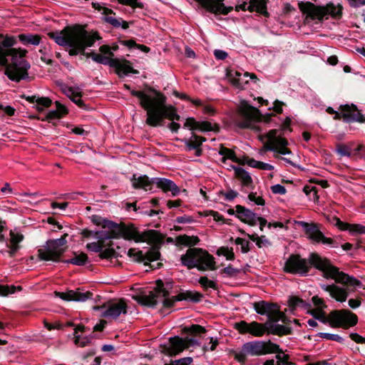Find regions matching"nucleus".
<instances>
[{"label": "nucleus", "instance_id": "obj_45", "mask_svg": "<svg viewBox=\"0 0 365 365\" xmlns=\"http://www.w3.org/2000/svg\"><path fill=\"white\" fill-rule=\"evenodd\" d=\"M198 283L205 291H207L208 288H212L215 290L218 289L217 284L215 282L209 279L206 276L200 277L198 279Z\"/></svg>", "mask_w": 365, "mask_h": 365}, {"label": "nucleus", "instance_id": "obj_63", "mask_svg": "<svg viewBox=\"0 0 365 365\" xmlns=\"http://www.w3.org/2000/svg\"><path fill=\"white\" fill-rule=\"evenodd\" d=\"M36 103L43 108H49L52 104V101L48 97H38Z\"/></svg>", "mask_w": 365, "mask_h": 365}, {"label": "nucleus", "instance_id": "obj_15", "mask_svg": "<svg viewBox=\"0 0 365 365\" xmlns=\"http://www.w3.org/2000/svg\"><path fill=\"white\" fill-rule=\"evenodd\" d=\"M243 350L248 352V354L251 356H261L282 351L279 346L270 340L267 341H254L247 342L243 345Z\"/></svg>", "mask_w": 365, "mask_h": 365}, {"label": "nucleus", "instance_id": "obj_41", "mask_svg": "<svg viewBox=\"0 0 365 365\" xmlns=\"http://www.w3.org/2000/svg\"><path fill=\"white\" fill-rule=\"evenodd\" d=\"M218 153L222 156H225V158L231 160L232 162L238 161V158L236 153L232 149L225 147L222 144H220Z\"/></svg>", "mask_w": 365, "mask_h": 365}, {"label": "nucleus", "instance_id": "obj_23", "mask_svg": "<svg viewBox=\"0 0 365 365\" xmlns=\"http://www.w3.org/2000/svg\"><path fill=\"white\" fill-rule=\"evenodd\" d=\"M184 128L190 130H198L202 133L214 131L219 133L220 131V125L217 123L212 124L209 121H197L194 118H187L184 124Z\"/></svg>", "mask_w": 365, "mask_h": 365}, {"label": "nucleus", "instance_id": "obj_27", "mask_svg": "<svg viewBox=\"0 0 365 365\" xmlns=\"http://www.w3.org/2000/svg\"><path fill=\"white\" fill-rule=\"evenodd\" d=\"M153 185H156L157 187L162 190L164 192H171L172 196L175 197L179 195L180 192V187L175 183L174 181L164 178H153Z\"/></svg>", "mask_w": 365, "mask_h": 365}, {"label": "nucleus", "instance_id": "obj_31", "mask_svg": "<svg viewBox=\"0 0 365 365\" xmlns=\"http://www.w3.org/2000/svg\"><path fill=\"white\" fill-rule=\"evenodd\" d=\"M292 334V327L287 325L277 324L269 326V328L267 329V334H273L278 336H282Z\"/></svg>", "mask_w": 365, "mask_h": 365}, {"label": "nucleus", "instance_id": "obj_16", "mask_svg": "<svg viewBox=\"0 0 365 365\" xmlns=\"http://www.w3.org/2000/svg\"><path fill=\"white\" fill-rule=\"evenodd\" d=\"M93 309H105L101 314L102 317H111L116 319L120 314H127L128 305L124 299H120L118 302H108L101 306H95Z\"/></svg>", "mask_w": 365, "mask_h": 365}, {"label": "nucleus", "instance_id": "obj_4", "mask_svg": "<svg viewBox=\"0 0 365 365\" xmlns=\"http://www.w3.org/2000/svg\"><path fill=\"white\" fill-rule=\"evenodd\" d=\"M106 229H107L106 231L94 232V237L96 239H103L106 241L110 239L123 238L128 241L133 240L135 242H143L146 240L150 241L157 240L155 237L158 233L155 230H147L140 232L138 228L132 223H115V226L110 225L106 227Z\"/></svg>", "mask_w": 365, "mask_h": 365}, {"label": "nucleus", "instance_id": "obj_33", "mask_svg": "<svg viewBox=\"0 0 365 365\" xmlns=\"http://www.w3.org/2000/svg\"><path fill=\"white\" fill-rule=\"evenodd\" d=\"M186 146V150L190 151L195 150V155L200 157L202 155V149L201 148V143L198 140L193 138L192 136L189 138H184L182 140Z\"/></svg>", "mask_w": 365, "mask_h": 365}, {"label": "nucleus", "instance_id": "obj_22", "mask_svg": "<svg viewBox=\"0 0 365 365\" xmlns=\"http://www.w3.org/2000/svg\"><path fill=\"white\" fill-rule=\"evenodd\" d=\"M92 6L98 11H101L102 14L105 15L103 18L104 21L110 24L114 28L122 27L123 29L129 28V22L123 20L121 18L116 19L110 16L111 14L115 15L112 9L103 6L97 2H92Z\"/></svg>", "mask_w": 365, "mask_h": 365}, {"label": "nucleus", "instance_id": "obj_62", "mask_svg": "<svg viewBox=\"0 0 365 365\" xmlns=\"http://www.w3.org/2000/svg\"><path fill=\"white\" fill-rule=\"evenodd\" d=\"M337 153L341 155V156H350L351 152L350 149L348 146L343 145V144H339L336 148Z\"/></svg>", "mask_w": 365, "mask_h": 365}, {"label": "nucleus", "instance_id": "obj_57", "mask_svg": "<svg viewBox=\"0 0 365 365\" xmlns=\"http://www.w3.org/2000/svg\"><path fill=\"white\" fill-rule=\"evenodd\" d=\"M205 216L211 215L213 217V219L216 222H221L223 224L225 218L220 215L218 212L214 210H208L205 212Z\"/></svg>", "mask_w": 365, "mask_h": 365}, {"label": "nucleus", "instance_id": "obj_9", "mask_svg": "<svg viewBox=\"0 0 365 365\" xmlns=\"http://www.w3.org/2000/svg\"><path fill=\"white\" fill-rule=\"evenodd\" d=\"M298 6L300 11L312 20L322 21L327 15L335 19H340L342 16L343 6L341 4L336 6L332 2L326 6H317L310 1H300Z\"/></svg>", "mask_w": 365, "mask_h": 365}, {"label": "nucleus", "instance_id": "obj_48", "mask_svg": "<svg viewBox=\"0 0 365 365\" xmlns=\"http://www.w3.org/2000/svg\"><path fill=\"white\" fill-rule=\"evenodd\" d=\"M317 336L322 339L334 341L341 344L344 342V339L338 334L319 332L317 334Z\"/></svg>", "mask_w": 365, "mask_h": 365}, {"label": "nucleus", "instance_id": "obj_36", "mask_svg": "<svg viewBox=\"0 0 365 365\" xmlns=\"http://www.w3.org/2000/svg\"><path fill=\"white\" fill-rule=\"evenodd\" d=\"M88 257L87 255L84 252H81L80 254H77L74 252V257L70 259L61 260V262L67 263V264H73L78 266H83L88 262Z\"/></svg>", "mask_w": 365, "mask_h": 365}, {"label": "nucleus", "instance_id": "obj_8", "mask_svg": "<svg viewBox=\"0 0 365 365\" xmlns=\"http://www.w3.org/2000/svg\"><path fill=\"white\" fill-rule=\"evenodd\" d=\"M316 320L323 324H329L332 328L347 329L358 323V317L349 309H342L331 311L327 316L324 309H320Z\"/></svg>", "mask_w": 365, "mask_h": 365}, {"label": "nucleus", "instance_id": "obj_60", "mask_svg": "<svg viewBox=\"0 0 365 365\" xmlns=\"http://www.w3.org/2000/svg\"><path fill=\"white\" fill-rule=\"evenodd\" d=\"M334 220L336 221L335 225L341 230H351V224L342 222L339 217H334Z\"/></svg>", "mask_w": 365, "mask_h": 365}, {"label": "nucleus", "instance_id": "obj_58", "mask_svg": "<svg viewBox=\"0 0 365 365\" xmlns=\"http://www.w3.org/2000/svg\"><path fill=\"white\" fill-rule=\"evenodd\" d=\"M121 4L128 5L133 8H143V3L138 2V0H118Z\"/></svg>", "mask_w": 365, "mask_h": 365}, {"label": "nucleus", "instance_id": "obj_26", "mask_svg": "<svg viewBox=\"0 0 365 365\" xmlns=\"http://www.w3.org/2000/svg\"><path fill=\"white\" fill-rule=\"evenodd\" d=\"M321 288L328 292L331 298L339 302H346L349 296V292L345 288L341 287L336 284H322Z\"/></svg>", "mask_w": 365, "mask_h": 365}, {"label": "nucleus", "instance_id": "obj_6", "mask_svg": "<svg viewBox=\"0 0 365 365\" xmlns=\"http://www.w3.org/2000/svg\"><path fill=\"white\" fill-rule=\"evenodd\" d=\"M205 328L200 324H192L189 327H185L182 329V334L190 335L192 337L186 336L185 338L175 336L169 339L170 346H162V352L169 356L173 357L185 349L191 346H199L200 343L196 339L197 336H201L202 334L206 333Z\"/></svg>", "mask_w": 365, "mask_h": 365}, {"label": "nucleus", "instance_id": "obj_39", "mask_svg": "<svg viewBox=\"0 0 365 365\" xmlns=\"http://www.w3.org/2000/svg\"><path fill=\"white\" fill-rule=\"evenodd\" d=\"M278 312H279V306L277 304L272 309V312L267 315V321L264 323L267 329L269 328V326L277 324V322H279V314L277 313Z\"/></svg>", "mask_w": 365, "mask_h": 365}, {"label": "nucleus", "instance_id": "obj_42", "mask_svg": "<svg viewBox=\"0 0 365 365\" xmlns=\"http://www.w3.org/2000/svg\"><path fill=\"white\" fill-rule=\"evenodd\" d=\"M101 259H110L112 258H118L121 257L112 247L103 249L99 254Z\"/></svg>", "mask_w": 365, "mask_h": 365}, {"label": "nucleus", "instance_id": "obj_24", "mask_svg": "<svg viewBox=\"0 0 365 365\" xmlns=\"http://www.w3.org/2000/svg\"><path fill=\"white\" fill-rule=\"evenodd\" d=\"M55 295L61 299L67 302L76 301V302H85L93 297V293L90 291L86 292H81L79 289L76 291L68 290L66 292H55Z\"/></svg>", "mask_w": 365, "mask_h": 365}, {"label": "nucleus", "instance_id": "obj_28", "mask_svg": "<svg viewBox=\"0 0 365 365\" xmlns=\"http://www.w3.org/2000/svg\"><path fill=\"white\" fill-rule=\"evenodd\" d=\"M130 181L135 189H143L145 190H150L152 189L153 178H149L146 175H139L133 174Z\"/></svg>", "mask_w": 365, "mask_h": 365}, {"label": "nucleus", "instance_id": "obj_59", "mask_svg": "<svg viewBox=\"0 0 365 365\" xmlns=\"http://www.w3.org/2000/svg\"><path fill=\"white\" fill-rule=\"evenodd\" d=\"M240 272V270L232 267L231 264H229L227 267H225L220 271L221 274H225L229 277H232L236 275Z\"/></svg>", "mask_w": 365, "mask_h": 365}, {"label": "nucleus", "instance_id": "obj_14", "mask_svg": "<svg viewBox=\"0 0 365 365\" xmlns=\"http://www.w3.org/2000/svg\"><path fill=\"white\" fill-rule=\"evenodd\" d=\"M307 238L313 244L322 245L329 247H338L340 243L336 239L327 237L321 231V225L315 222H300Z\"/></svg>", "mask_w": 365, "mask_h": 365}, {"label": "nucleus", "instance_id": "obj_64", "mask_svg": "<svg viewBox=\"0 0 365 365\" xmlns=\"http://www.w3.org/2000/svg\"><path fill=\"white\" fill-rule=\"evenodd\" d=\"M350 232L365 234V226L360 224H351Z\"/></svg>", "mask_w": 365, "mask_h": 365}, {"label": "nucleus", "instance_id": "obj_55", "mask_svg": "<svg viewBox=\"0 0 365 365\" xmlns=\"http://www.w3.org/2000/svg\"><path fill=\"white\" fill-rule=\"evenodd\" d=\"M99 51L101 53V56H103L106 58H114L113 51L110 50V47L109 45H102L99 48Z\"/></svg>", "mask_w": 365, "mask_h": 365}, {"label": "nucleus", "instance_id": "obj_5", "mask_svg": "<svg viewBox=\"0 0 365 365\" xmlns=\"http://www.w3.org/2000/svg\"><path fill=\"white\" fill-rule=\"evenodd\" d=\"M331 261L327 257H322L317 252L310 253L309 258H302L299 255L292 254L286 260L284 271L287 273L306 276L312 267L323 272V277L327 279V272L331 267Z\"/></svg>", "mask_w": 365, "mask_h": 365}, {"label": "nucleus", "instance_id": "obj_19", "mask_svg": "<svg viewBox=\"0 0 365 365\" xmlns=\"http://www.w3.org/2000/svg\"><path fill=\"white\" fill-rule=\"evenodd\" d=\"M156 287L154 291L149 292V294H139L133 296V299L140 305L154 308L158 304V293L165 287L163 281L158 279L155 281Z\"/></svg>", "mask_w": 365, "mask_h": 365}, {"label": "nucleus", "instance_id": "obj_3", "mask_svg": "<svg viewBox=\"0 0 365 365\" xmlns=\"http://www.w3.org/2000/svg\"><path fill=\"white\" fill-rule=\"evenodd\" d=\"M48 36L59 46H68V53L72 56L80 53L86 57L89 53L86 52V48L93 46L97 40L101 39L97 31H88L80 24L67 26L60 31L48 33Z\"/></svg>", "mask_w": 365, "mask_h": 365}, {"label": "nucleus", "instance_id": "obj_10", "mask_svg": "<svg viewBox=\"0 0 365 365\" xmlns=\"http://www.w3.org/2000/svg\"><path fill=\"white\" fill-rule=\"evenodd\" d=\"M68 236L65 233L58 239L48 240L46 245L38 250V257L41 261L61 262V257L66 251L67 240Z\"/></svg>", "mask_w": 365, "mask_h": 365}, {"label": "nucleus", "instance_id": "obj_37", "mask_svg": "<svg viewBox=\"0 0 365 365\" xmlns=\"http://www.w3.org/2000/svg\"><path fill=\"white\" fill-rule=\"evenodd\" d=\"M90 218L94 225L101 226L103 228H106V227H109L110 225H112L113 227L115 226L116 223L98 215H93Z\"/></svg>", "mask_w": 365, "mask_h": 365}, {"label": "nucleus", "instance_id": "obj_49", "mask_svg": "<svg viewBox=\"0 0 365 365\" xmlns=\"http://www.w3.org/2000/svg\"><path fill=\"white\" fill-rule=\"evenodd\" d=\"M265 138H267L268 141L272 142L276 145L278 144V140L280 138H283L281 135H278V130L277 129H272L270 130L265 135Z\"/></svg>", "mask_w": 365, "mask_h": 365}, {"label": "nucleus", "instance_id": "obj_44", "mask_svg": "<svg viewBox=\"0 0 365 365\" xmlns=\"http://www.w3.org/2000/svg\"><path fill=\"white\" fill-rule=\"evenodd\" d=\"M248 238L253 242H256V245L259 248L262 247L263 245H270L271 244L265 235L259 237L257 234L255 233L252 234V235H248Z\"/></svg>", "mask_w": 365, "mask_h": 365}, {"label": "nucleus", "instance_id": "obj_7", "mask_svg": "<svg viewBox=\"0 0 365 365\" xmlns=\"http://www.w3.org/2000/svg\"><path fill=\"white\" fill-rule=\"evenodd\" d=\"M180 261L188 269L197 268L200 272L216 270L215 257L202 248H189L181 255Z\"/></svg>", "mask_w": 365, "mask_h": 365}, {"label": "nucleus", "instance_id": "obj_1", "mask_svg": "<svg viewBox=\"0 0 365 365\" xmlns=\"http://www.w3.org/2000/svg\"><path fill=\"white\" fill-rule=\"evenodd\" d=\"M132 96L140 100V107L146 111L145 123L153 128L162 127L165 120L179 121L177 108L166 104L167 98L160 91L145 83L143 91H133Z\"/></svg>", "mask_w": 365, "mask_h": 365}, {"label": "nucleus", "instance_id": "obj_50", "mask_svg": "<svg viewBox=\"0 0 365 365\" xmlns=\"http://www.w3.org/2000/svg\"><path fill=\"white\" fill-rule=\"evenodd\" d=\"M242 76V73L238 71H235L232 68H227L226 69V76L230 81L231 84L232 85V80L234 79H238V78H241Z\"/></svg>", "mask_w": 365, "mask_h": 365}, {"label": "nucleus", "instance_id": "obj_46", "mask_svg": "<svg viewBox=\"0 0 365 365\" xmlns=\"http://www.w3.org/2000/svg\"><path fill=\"white\" fill-rule=\"evenodd\" d=\"M31 118L41 121H48L51 123L52 120L61 119L62 116L58 113V111L53 110H50L43 118H41L39 116H33Z\"/></svg>", "mask_w": 365, "mask_h": 365}, {"label": "nucleus", "instance_id": "obj_32", "mask_svg": "<svg viewBox=\"0 0 365 365\" xmlns=\"http://www.w3.org/2000/svg\"><path fill=\"white\" fill-rule=\"evenodd\" d=\"M277 304L265 301L255 302L253 306L255 312L261 315H268Z\"/></svg>", "mask_w": 365, "mask_h": 365}, {"label": "nucleus", "instance_id": "obj_20", "mask_svg": "<svg viewBox=\"0 0 365 365\" xmlns=\"http://www.w3.org/2000/svg\"><path fill=\"white\" fill-rule=\"evenodd\" d=\"M235 329L240 334H250L254 336L260 337L264 334H267V327L265 324L257 322L247 323L245 321H240L235 324Z\"/></svg>", "mask_w": 365, "mask_h": 365}, {"label": "nucleus", "instance_id": "obj_17", "mask_svg": "<svg viewBox=\"0 0 365 365\" xmlns=\"http://www.w3.org/2000/svg\"><path fill=\"white\" fill-rule=\"evenodd\" d=\"M327 273V279H334L336 283L364 289V285L360 280L339 271V269L332 264H331V267H329V272Z\"/></svg>", "mask_w": 365, "mask_h": 365}, {"label": "nucleus", "instance_id": "obj_53", "mask_svg": "<svg viewBox=\"0 0 365 365\" xmlns=\"http://www.w3.org/2000/svg\"><path fill=\"white\" fill-rule=\"evenodd\" d=\"M10 245H19L23 240L24 236L20 233H15L14 231H10Z\"/></svg>", "mask_w": 365, "mask_h": 365}, {"label": "nucleus", "instance_id": "obj_30", "mask_svg": "<svg viewBox=\"0 0 365 365\" xmlns=\"http://www.w3.org/2000/svg\"><path fill=\"white\" fill-rule=\"evenodd\" d=\"M232 168L235 170V178L242 182V185L250 187L252 185V179L247 171L240 167L232 165Z\"/></svg>", "mask_w": 365, "mask_h": 365}, {"label": "nucleus", "instance_id": "obj_52", "mask_svg": "<svg viewBox=\"0 0 365 365\" xmlns=\"http://www.w3.org/2000/svg\"><path fill=\"white\" fill-rule=\"evenodd\" d=\"M6 247H8L9 250H1V253L7 252L10 257H14L16 255L17 251L20 249L21 246L19 245H10L8 242L6 244Z\"/></svg>", "mask_w": 365, "mask_h": 365}, {"label": "nucleus", "instance_id": "obj_51", "mask_svg": "<svg viewBox=\"0 0 365 365\" xmlns=\"http://www.w3.org/2000/svg\"><path fill=\"white\" fill-rule=\"evenodd\" d=\"M178 297V294L175 296H173L171 297H168L164 299L163 301V307L166 309H170L173 307L175 304L176 302H180V299H176Z\"/></svg>", "mask_w": 365, "mask_h": 365}, {"label": "nucleus", "instance_id": "obj_40", "mask_svg": "<svg viewBox=\"0 0 365 365\" xmlns=\"http://www.w3.org/2000/svg\"><path fill=\"white\" fill-rule=\"evenodd\" d=\"M277 354L275 358L277 359L276 365H296V363L289 361L290 356L284 353L283 350L279 352H274Z\"/></svg>", "mask_w": 365, "mask_h": 365}, {"label": "nucleus", "instance_id": "obj_54", "mask_svg": "<svg viewBox=\"0 0 365 365\" xmlns=\"http://www.w3.org/2000/svg\"><path fill=\"white\" fill-rule=\"evenodd\" d=\"M312 302L313 304L320 309H324L327 307L324 300L322 298L319 297L317 295L312 297Z\"/></svg>", "mask_w": 365, "mask_h": 365}, {"label": "nucleus", "instance_id": "obj_13", "mask_svg": "<svg viewBox=\"0 0 365 365\" xmlns=\"http://www.w3.org/2000/svg\"><path fill=\"white\" fill-rule=\"evenodd\" d=\"M157 232L156 240L150 241L148 240H144L143 242H147L151 245V248L145 253L143 254V251H136L134 248H130L128 251V255L130 257H136L135 261L138 262H144L145 261L153 262L160 259V252L159 251L161 245L164 243V236L162 235L159 231Z\"/></svg>", "mask_w": 365, "mask_h": 365}, {"label": "nucleus", "instance_id": "obj_34", "mask_svg": "<svg viewBox=\"0 0 365 365\" xmlns=\"http://www.w3.org/2000/svg\"><path fill=\"white\" fill-rule=\"evenodd\" d=\"M178 245H184L186 247H191L197 245L200 240L197 236H189L187 235H181L175 238Z\"/></svg>", "mask_w": 365, "mask_h": 365}, {"label": "nucleus", "instance_id": "obj_56", "mask_svg": "<svg viewBox=\"0 0 365 365\" xmlns=\"http://www.w3.org/2000/svg\"><path fill=\"white\" fill-rule=\"evenodd\" d=\"M192 362V358L185 357L178 360L171 361L169 364L165 365H189Z\"/></svg>", "mask_w": 365, "mask_h": 365}, {"label": "nucleus", "instance_id": "obj_12", "mask_svg": "<svg viewBox=\"0 0 365 365\" xmlns=\"http://www.w3.org/2000/svg\"><path fill=\"white\" fill-rule=\"evenodd\" d=\"M86 58H91L93 61L98 63L108 65L110 67L115 68V73L119 78L128 76L130 73H139L138 70L133 68L130 61L125 58H106L94 51L90 52L87 54Z\"/></svg>", "mask_w": 365, "mask_h": 365}, {"label": "nucleus", "instance_id": "obj_18", "mask_svg": "<svg viewBox=\"0 0 365 365\" xmlns=\"http://www.w3.org/2000/svg\"><path fill=\"white\" fill-rule=\"evenodd\" d=\"M340 113H336L334 120L343 119L345 123L359 122L365 123V117L358 110L354 104H345L339 107Z\"/></svg>", "mask_w": 365, "mask_h": 365}, {"label": "nucleus", "instance_id": "obj_43", "mask_svg": "<svg viewBox=\"0 0 365 365\" xmlns=\"http://www.w3.org/2000/svg\"><path fill=\"white\" fill-rule=\"evenodd\" d=\"M288 140L285 138H280L278 140V144L277 145L276 153L281 155H286L292 153L289 148H287L288 145Z\"/></svg>", "mask_w": 365, "mask_h": 365}, {"label": "nucleus", "instance_id": "obj_29", "mask_svg": "<svg viewBox=\"0 0 365 365\" xmlns=\"http://www.w3.org/2000/svg\"><path fill=\"white\" fill-rule=\"evenodd\" d=\"M203 297L204 296L202 293L197 291L182 290L178 294L176 299H180V301H187L192 303H198L202 301Z\"/></svg>", "mask_w": 365, "mask_h": 365}, {"label": "nucleus", "instance_id": "obj_25", "mask_svg": "<svg viewBox=\"0 0 365 365\" xmlns=\"http://www.w3.org/2000/svg\"><path fill=\"white\" fill-rule=\"evenodd\" d=\"M235 209V217L242 222L247 224L250 226H255L257 225V213L240 205H236Z\"/></svg>", "mask_w": 365, "mask_h": 365}, {"label": "nucleus", "instance_id": "obj_38", "mask_svg": "<svg viewBox=\"0 0 365 365\" xmlns=\"http://www.w3.org/2000/svg\"><path fill=\"white\" fill-rule=\"evenodd\" d=\"M249 1H252L255 4V8L257 9V13L265 17L269 16L267 7L268 0H249Z\"/></svg>", "mask_w": 365, "mask_h": 365}, {"label": "nucleus", "instance_id": "obj_2", "mask_svg": "<svg viewBox=\"0 0 365 365\" xmlns=\"http://www.w3.org/2000/svg\"><path fill=\"white\" fill-rule=\"evenodd\" d=\"M16 43V37L0 35V66L5 67L4 74L11 81L19 83L29 78L31 65L25 58L26 49L13 48Z\"/></svg>", "mask_w": 365, "mask_h": 365}, {"label": "nucleus", "instance_id": "obj_47", "mask_svg": "<svg viewBox=\"0 0 365 365\" xmlns=\"http://www.w3.org/2000/svg\"><path fill=\"white\" fill-rule=\"evenodd\" d=\"M94 337L93 334L81 338V336H75L74 343L75 344L84 347L91 344V340Z\"/></svg>", "mask_w": 365, "mask_h": 365}, {"label": "nucleus", "instance_id": "obj_11", "mask_svg": "<svg viewBox=\"0 0 365 365\" xmlns=\"http://www.w3.org/2000/svg\"><path fill=\"white\" fill-rule=\"evenodd\" d=\"M239 113L242 118V120L237 123L239 128L242 129L250 128L256 131L260 130L258 126L252 124L253 121H261L263 118L259 109L248 104L246 101H242L239 109ZM273 116H275L274 113L267 114L264 116V121L267 123H269Z\"/></svg>", "mask_w": 365, "mask_h": 365}, {"label": "nucleus", "instance_id": "obj_61", "mask_svg": "<svg viewBox=\"0 0 365 365\" xmlns=\"http://www.w3.org/2000/svg\"><path fill=\"white\" fill-rule=\"evenodd\" d=\"M245 77H241L238 78V79H234L232 80V86H235L237 88L242 89L244 88V86L247 84H248L249 81L245 79Z\"/></svg>", "mask_w": 365, "mask_h": 365}, {"label": "nucleus", "instance_id": "obj_35", "mask_svg": "<svg viewBox=\"0 0 365 365\" xmlns=\"http://www.w3.org/2000/svg\"><path fill=\"white\" fill-rule=\"evenodd\" d=\"M19 41L24 45H35L37 46L40 43L41 36L38 34H21L18 36Z\"/></svg>", "mask_w": 365, "mask_h": 365}, {"label": "nucleus", "instance_id": "obj_21", "mask_svg": "<svg viewBox=\"0 0 365 365\" xmlns=\"http://www.w3.org/2000/svg\"><path fill=\"white\" fill-rule=\"evenodd\" d=\"M207 11L215 15H227L233 10L232 6H226L225 0H195Z\"/></svg>", "mask_w": 365, "mask_h": 365}]
</instances>
